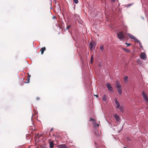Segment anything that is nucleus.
<instances>
[{"instance_id": "nucleus-1", "label": "nucleus", "mask_w": 148, "mask_h": 148, "mask_svg": "<svg viewBox=\"0 0 148 148\" xmlns=\"http://www.w3.org/2000/svg\"><path fill=\"white\" fill-rule=\"evenodd\" d=\"M127 34L128 35V36H129L130 38L136 42H138L139 43V45H140V47L141 48H143V46L141 45V43L140 42L138 39H137L132 34H130L129 33H127Z\"/></svg>"}, {"instance_id": "nucleus-2", "label": "nucleus", "mask_w": 148, "mask_h": 148, "mask_svg": "<svg viewBox=\"0 0 148 148\" xmlns=\"http://www.w3.org/2000/svg\"><path fill=\"white\" fill-rule=\"evenodd\" d=\"M118 38L120 40H123L125 38V36L122 32H120L116 34Z\"/></svg>"}, {"instance_id": "nucleus-3", "label": "nucleus", "mask_w": 148, "mask_h": 148, "mask_svg": "<svg viewBox=\"0 0 148 148\" xmlns=\"http://www.w3.org/2000/svg\"><path fill=\"white\" fill-rule=\"evenodd\" d=\"M115 102L116 105V108L118 109H120L121 111L122 112L123 111V109L120 106V104L116 99H115Z\"/></svg>"}, {"instance_id": "nucleus-4", "label": "nucleus", "mask_w": 148, "mask_h": 148, "mask_svg": "<svg viewBox=\"0 0 148 148\" xmlns=\"http://www.w3.org/2000/svg\"><path fill=\"white\" fill-rule=\"evenodd\" d=\"M142 95L144 100L147 103H148V98L147 96L146 93L144 91H142Z\"/></svg>"}, {"instance_id": "nucleus-5", "label": "nucleus", "mask_w": 148, "mask_h": 148, "mask_svg": "<svg viewBox=\"0 0 148 148\" xmlns=\"http://www.w3.org/2000/svg\"><path fill=\"white\" fill-rule=\"evenodd\" d=\"M90 48L91 50H94L96 45V43L94 42H91L90 44Z\"/></svg>"}, {"instance_id": "nucleus-6", "label": "nucleus", "mask_w": 148, "mask_h": 148, "mask_svg": "<svg viewBox=\"0 0 148 148\" xmlns=\"http://www.w3.org/2000/svg\"><path fill=\"white\" fill-rule=\"evenodd\" d=\"M107 87L109 90L111 92L113 90V88L110 83H107L106 84Z\"/></svg>"}, {"instance_id": "nucleus-7", "label": "nucleus", "mask_w": 148, "mask_h": 148, "mask_svg": "<svg viewBox=\"0 0 148 148\" xmlns=\"http://www.w3.org/2000/svg\"><path fill=\"white\" fill-rule=\"evenodd\" d=\"M140 58L143 60H146V56L145 54L144 53H142L140 56Z\"/></svg>"}, {"instance_id": "nucleus-8", "label": "nucleus", "mask_w": 148, "mask_h": 148, "mask_svg": "<svg viewBox=\"0 0 148 148\" xmlns=\"http://www.w3.org/2000/svg\"><path fill=\"white\" fill-rule=\"evenodd\" d=\"M49 143L50 145V148H53L54 147V143L53 141L50 140L49 141Z\"/></svg>"}, {"instance_id": "nucleus-9", "label": "nucleus", "mask_w": 148, "mask_h": 148, "mask_svg": "<svg viewBox=\"0 0 148 148\" xmlns=\"http://www.w3.org/2000/svg\"><path fill=\"white\" fill-rule=\"evenodd\" d=\"M116 86L117 89H121V85L118 82L116 83Z\"/></svg>"}, {"instance_id": "nucleus-10", "label": "nucleus", "mask_w": 148, "mask_h": 148, "mask_svg": "<svg viewBox=\"0 0 148 148\" xmlns=\"http://www.w3.org/2000/svg\"><path fill=\"white\" fill-rule=\"evenodd\" d=\"M114 117L115 119H116V121L117 122H119V120H120L119 117L118 115H117L116 114H115L114 115Z\"/></svg>"}, {"instance_id": "nucleus-11", "label": "nucleus", "mask_w": 148, "mask_h": 148, "mask_svg": "<svg viewBox=\"0 0 148 148\" xmlns=\"http://www.w3.org/2000/svg\"><path fill=\"white\" fill-rule=\"evenodd\" d=\"M45 50V47H43L42 48L40 49V51L41 52V54H42L44 51Z\"/></svg>"}, {"instance_id": "nucleus-12", "label": "nucleus", "mask_w": 148, "mask_h": 148, "mask_svg": "<svg viewBox=\"0 0 148 148\" xmlns=\"http://www.w3.org/2000/svg\"><path fill=\"white\" fill-rule=\"evenodd\" d=\"M123 50H124L125 51H126L127 53H130L131 52V51L130 50H129V49H125V48H123Z\"/></svg>"}, {"instance_id": "nucleus-13", "label": "nucleus", "mask_w": 148, "mask_h": 148, "mask_svg": "<svg viewBox=\"0 0 148 148\" xmlns=\"http://www.w3.org/2000/svg\"><path fill=\"white\" fill-rule=\"evenodd\" d=\"M107 98L106 97V95H104L103 96V101H105L106 100Z\"/></svg>"}, {"instance_id": "nucleus-14", "label": "nucleus", "mask_w": 148, "mask_h": 148, "mask_svg": "<svg viewBox=\"0 0 148 148\" xmlns=\"http://www.w3.org/2000/svg\"><path fill=\"white\" fill-rule=\"evenodd\" d=\"M120 95H121L122 94L121 88V89H117Z\"/></svg>"}, {"instance_id": "nucleus-15", "label": "nucleus", "mask_w": 148, "mask_h": 148, "mask_svg": "<svg viewBox=\"0 0 148 148\" xmlns=\"http://www.w3.org/2000/svg\"><path fill=\"white\" fill-rule=\"evenodd\" d=\"M128 79V78L127 76H126L124 77V80L125 82H127Z\"/></svg>"}, {"instance_id": "nucleus-16", "label": "nucleus", "mask_w": 148, "mask_h": 148, "mask_svg": "<svg viewBox=\"0 0 148 148\" xmlns=\"http://www.w3.org/2000/svg\"><path fill=\"white\" fill-rule=\"evenodd\" d=\"M94 60V58L92 55L91 56V63H92L93 61Z\"/></svg>"}, {"instance_id": "nucleus-17", "label": "nucleus", "mask_w": 148, "mask_h": 148, "mask_svg": "<svg viewBox=\"0 0 148 148\" xmlns=\"http://www.w3.org/2000/svg\"><path fill=\"white\" fill-rule=\"evenodd\" d=\"M103 45H101L100 46V49L102 51H103Z\"/></svg>"}, {"instance_id": "nucleus-18", "label": "nucleus", "mask_w": 148, "mask_h": 148, "mask_svg": "<svg viewBox=\"0 0 148 148\" xmlns=\"http://www.w3.org/2000/svg\"><path fill=\"white\" fill-rule=\"evenodd\" d=\"M73 2L75 3V4H77L78 3V0H73Z\"/></svg>"}, {"instance_id": "nucleus-19", "label": "nucleus", "mask_w": 148, "mask_h": 148, "mask_svg": "<svg viewBox=\"0 0 148 148\" xmlns=\"http://www.w3.org/2000/svg\"><path fill=\"white\" fill-rule=\"evenodd\" d=\"M125 44L127 45V47L131 45V44L130 43H127V42H126Z\"/></svg>"}, {"instance_id": "nucleus-20", "label": "nucleus", "mask_w": 148, "mask_h": 148, "mask_svg": "<svg viewBox=\"0 0 148 148\" xmlns=\"http://www.w3.org/2000/svg\"><path fill=\"white\" fill-rule=\"evenodd\" d=\"M94 126L95 127H98L99 126V125L98 124H96Z\"/></svg>"}, {"instance_id": "nucleus-21", "label": "nucleus", "mask_w": 148, "mask_h": 148, "mask_svg": "<svg viewBox=\"0 0 148 148\" xmlns=\"http://www.w3.org/2000/svg\"><path fill=\"white\" fill-rule=\"evenodd\" d=\"M71 26L70 25L67 26L66 29H67L70 27Z\"/></svg>"}, {"instance_id": "nucleus-22", "label": "nucleus", "mask_w": 148, "mask_h": 148, "mask_svg": "<svg viewBox=\"0 0 148 148\" xmlns=\"http://www.w3.org/2000/svg\"><path fill=\"white\" fill-rule=\"evenodd\" d=\"M132 5V4H128V5H127V7H129V6H130L131 5Z\"/></svg>"}, {"instance_id": "nucleus-23", "label": "nucleus", "mask_w": 148, "mask_h": 148, "mask_svg": "<svg viewBox=\"0 0 148 148\" xmlns=\"http://www.w3.org/2000/svg\"><path fill=\"white\" fill-rule=\"evenodd\" d=\"M94 121V119H92V118H90V120L89 121Z\"/></svg>"}, {"instance_id": "nucleus-24", "label": "nucleus", "mask_w": 148, "mask_h": 148, "mask_svg": "<svg viewBox=\"0 0 148 148\" xmlns=\"http://www.w3.org/2000/svg\"><path fill=\"white\" fill-rule=\"evenodd\" d=\"M98 133V132H97H97H95V135H96V133Z\"/></svg>"}, {"instance_id": "nucleus-25", "label": "nucleus", "mask_w": 148, "mask_h": 148, "mask_svg": "<svg viewBox=\"0 0 148 148\" xmlns=\"http://www.w3.org/2000/svg\"><path fill=\"white\" fill-rule=\"evenodd\" d=\"M53 128L51 129L50 131H52L53 130Z\"/></svg>"}, {"instance_id": "nucleus-26", "label": "nucleus", "mask_w": 148, "mask_h": 148, "mask_svg": "<svg viewBox=\"0 0 148 148\" xmlns=\"http://www.w3.org/2000/svg\"><path fill=\"white\" fill-rule=\"evenodd\" d=\"M29 77H28V78L27 79L28 81H29Z\"/></svg>"}, {"instance_id": "nucleus-27", "label": "nucleus", "mask_w": 148, "mask_h": 148, "mask_svg": "<svg viewBox=\"0 0 148 148\" xmlns=\"http://www.w3.org/2000/svg\"><path fill=\"white\" fill-rule=\"evenodd\" d=\"M36 99L37 100H38L39 99V98L38 97H37V98H36Z\"/></svg>"}, {"instance_id": "nucleus-28", "label": "nucleus", "mask_w": 148, "mask_h": 148, "mask_svg": "<svg viewBox=\"0 0 148 148\" xmlns=\"http://www.w3.org/2000/svg\"><path fill=\"white\" fill-rule=\"evenodd\" d=\"M56 18V17H55V16H53V19H55V18Z\"/></svg>"}, {"instance_id": "nucleus-29", "label": "nucleus", "mask_w": 148, "mask_h": 148, "mask_svg": "<svg viewBox=\"0 0 148 148\" xmlns=\"http://www.w3.org/2000/svg\"><path fill=\"white\" fill-rule=\"evenodd\" d=\"M113 2L115 1V0H112Z\"/></svg>"}, {"instance_id": "nucleus-30", "label": "nucleus", "mask_w": 148, "mask_h": 148, "mask_svg": "<svg viewBox=\"0 0 148 148\" xmlns=\"http://www.w3.org/2000/svg\"><path fill=\"white\" fill-rule=\"evenodd\" d=\"M129 137H127V139L128 140H129Z\"/></svg>"}, {"instance_id": "nucleus-31", "label": "nucleus", "mask_w": 148, "mask_h": 148, "mask_svg": "<svg viewBox=\"0 0 148 148\" xmlns=\"http://www.w3.org/2000/svg\"><path fill=\"white\" fill-rule=\"evenodd\" d=\"M28 76H29V77H30V75H28Z\"/></svg>"}, {"instance_id": "nucleus-32", "label": "nucleus", "mask_w": 148, "mask_h": 148, "mask_svg": "<svg viewBox=\"0 0 148 148\" xmlns=\"http://www.w3.org/2000/svg\"><path fill=\"white\" fill-rule=\"evenodd\" d=\"M148 108V107H146V108Z\"/></svg>"}]
</instances>
